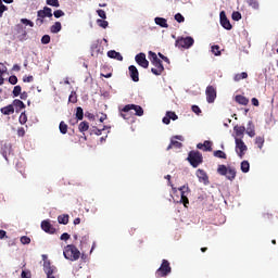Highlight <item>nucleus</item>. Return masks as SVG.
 <instances>
[{
	"label": "nucleus",
	"instance_id": "1",
	"mask_svg": "<svg viewBox=\"0 0 278 278\" xmlns=\"http://www.w3.org/2000/svg\"><path fill=\"white\" fill-rule=\"evenodd\" d=\"M149 60L154 67L151 68V73L153 75L160 76L164 73V64H162V60L157 58V54L153 51L148 52Z\"/></svg>",
	"mask_w": 278,
	"mask_h": 278
},
{
	"label": "nucleus",
	"instance_id": "2",
	"mask_svg": "<svg viewBox=\"0 0 278 278\" xmlns=\"http://www.w3.org/2000/svg\"><path fill=\"white\" fill-rule=\"evenodd\" d=\"M63 255L70 262H77L81 257V252L74 244H67L63 250Z\"/></svg>",
	"mask_w": 278,
	"mask_h": 278
},
{
	"label": "nucleus",
	"instance_id": "3",
	"mask_svg": "<svg viewBox=\"0 0 278 278\" xmlns=\"http://www.w3.org/2000/svg\"><path fill=\"white\" fill-rule=\"evenodd\" d=\"M45 18H53V10L49 7H45L43 10L37 12L36 25L42 27L45 25Z\"/></svg>",
	"mask_w": 278,
	"mask_h": 278
},
{
	"label": "nucleus",
	"instance_id": "4",
	"mask_svg": "<svg viewBox=\"0 0 278 278\" xmlns=\"http://www.w3.org/2000/svg\"><path fill=\"white\" fill-rule=\"evenodd\" d=\"M187 160L193 168H199L203 164V154L199 151H190Z\"/></svg>",
	"mask_w": 278,
	"mask_h": 278
},
{
	"label": "nucleus",
	"instance_id": "5",
	"mask_svg": "<svg viewBox=\"0 0 278 278\" xmlns=\"http://www.w3.org/2000/svg\"><path fill=\"white\" fill-rule=\"evenodd\" d=\"M170 273H173V268L170 267V262H168V260H163L160 268H157L155 271V277L156 278L168 277Z\"/></svg>",
	"mask_w": 278,
	"mask_h": 278
},
{
	"label": "nucleus",
	"instance_id": "6",
	"mask_svg": "<svg viewBox=\"0 0 278 278\" xmlns=\"http://www.w3.org/2000/svg\"><path fill=\"white\" fill-rule=\"evenodd\" d=\"M217 173L218 175L225 176L229 181H233V179H236V167L219 165L217 167Z\"/></svg>",
	"mask_w": 278,
	"mask_h": 278
},
{
	"label": "nucleus",
	"instance_id": "7",
	"mask_svg": "<svg viewBox=\"0 0 278 278\" xmlns=\"http://www.w3.org/2000/svg\"><path fill=\"white\" fill-rule=\"evenodd\" d=\"M194 45V38L192 37H178L175 42V47L178 49H190Z\"/></svg>",
	"mask_w": 278,
	"mask_h": 278
},
{
	"label": "nucleus",
	"instance_id": "8",
	"mask_svg": "<svg viewBox=\"0 0 278 278\" xmlns=\"http://www.w3.org/2000/svg\"><path fill=\"white\" fill-rule=\"evenodd\" d=\"M236 153L239 155V157L242 160L244 157V153H247L248 148L242 138H236Z\"/></svg>",
	"mask_w": 278,
	"mask_h": 278
},
{
	"label": "nucleus",
	"instance_id": "9",
	"mask_svg": "<svg viewBox=\"0 0 278 278\" xmlns=\"http://www.w3.org/2000/svg\"><path fill=\"white\" fill-rule=\"evenodd\" d=\"M43 257V271L46 273L47 277L58 273V267L51 265V261L47 260V255H42Z\"/></svg>",
	"mask_w": 278,
	"mask_h": 278
},
{
	"label": "nucleus",
	"instance_id": "10",
	"mask_svg": "<svg viewBox=\"0 0 278 278\" xmlns=\"http://www.w3.org/2000/svg\"><path fill=\"white\" fill-rule=\"evenodd\" d=\"M131 110L135 111V116H144V110L142 109V106L137 104H126L122 109V112H131Z\"/></svg>",
	"mask_w": 278,
	"mask_h": 278
},
{
	"label": "nucleus",
	"instance_id": "11",
	"mask_svg": "<svg viewBox=\"0 0 278 278\" xmlns=\"http://www.w3.org/2000/svg\"><path fill=\"white\" fill-rule=\"evenodd\" d=\"M178 190L180 191V203H182L185 207H188L190 204V200H188V194H190V187L182 186Z\"/></svg>",
	"mask_w": 278,
	"mask_h": 278
},
{
	"label": "nucleus",
	"instance_id": "12",
	"mask_svg": "<svg viewBox=\"0 0 278 278\" xmlns=\"http://www.w3.org/2000/svg\"><path fill=\"white\" fill-rule=\"evenodd\" d=\"M219 21L224 29H227L228 31H231V29H233V26L231 25V22H229V18H227V14L225 13V11H222L219 13Z\"/></svg>",
	"mask_w": 278,
	"mask_h": 278
},
{
	"label": "nucleus",
	"instance_id": "13",
	"mask_svg": "<svg viewBox=\"0 0 278 278\" xmlns=\"http://www.w3.org/2000/svg\"><path fill=\"white\" fill-rule=\"evenodd\" d=\"M205 94L207 103H214V101H216V88L214 86H207Z\"/></svg>",
	"mask_w": 278,
	"mask_h": 278
},
{
	"label": "nucleus",
	"instance_id": "14",
	"mask_svg": "<svg viewBox=\"0 0 278 278\" xmlns=\"http://www.w3.org/2000/svg\"><path fill=\"white\" fill-rule=\"evenodd\" d=\"M135 60L139 66L142 68H149V60H147V54L140 52L135 56Z\"/></svg>",
	"mask_w": 278,
	"mask_h": 278
},
{
	"label": "nucleus",
	"instance_id": "15",
	"mask_svg": "<svg viewBox=\"0 0 278 278\" xmlns=\"http://www.w3.org/2000/svg\"><path fill=\"white\" fill-rule=\"evenodd\" d=\"M195 175H197L199 181H200L201 184H203L204 186H207V184H210V177H207V173H205V170H203V169H198V170L195 172Z\"/></svg>",
	"mask_w": 278,
	"mask_h": 278
},
{
	"label": "nucleus",
	"instance_id": "16",
	"mask_svg": "<svg viewBox=\"0 0 278 278\" xmlns=\"http://www.w3.org/2000/svg\"><path fill=\"white\" fill-rule=\"evenodd\" d=\"M128 71L132 81H140V73L138 72V67H136L135 65H130L128 67Z\"/></svg>",
	"mask_w": 278,
	"mask_h": 278
},
{
	"label": "nucleus",
	"instance_id": "17",
	"mask_svg": "<svg viewBox=\"0 0 278 278\" xmlns=\"http://www.w3.org/2000/svg\"><path fill=\"white\" fill-rule=\"evenodd\" d=\"M41 229L46 233H55V228L53 227V225H51V222H49V220L41 222Z\"/></svg>",
	"mask_w": 278,
	"mask_h": 278
},
{
	"label": "nucleus",
	"instance_id": "18",
	"mask_svg": "<svg viewBox=\"0 0 278 278\" xmlns=\"http://www.w3.org/2000/svg\"><path fill=\"white\" fill-rule=\"evenodd\" d=\"M12 152V144L11 143H4L1 148V155L4 157V160H8V154Z\"/></svg>",
	"mask_w": 278,
	"mask_h": 278
},
{
	"label": "nucleus",
	"instance_id": "19",
	"mask_svg": "<svg viewBox=\"0 0 278 278\" xmlns=\"http://www.w3.org/2000/svg\"><path fill=\"white\" fill-rule=\"evenodd\" d=\"M108 56L112 60H117L118 62H123V54L121 52H116V50H111L108 52Z\"/></svg>",
	"mask_w": 278,
	"mask_h": 278
},
{
	"label": "nucleus",
	"instance_id": "20",
	"mask_svg": "<svg viewBox=\"0 0 278 278\" xmlns=\"http://www.w3.org/2000/svg\"><path fill=\"white\" fill-rule=\"evenodd\" d=\"M233 131L237 136V138H244V131H247V128L244 126H235Z\"/></svg>",
	"mask_w": 278,
	"mask_h": 278
},
{
	"label": "nucleus",
	"instance_id": "21",
	"mask_svg": "<svg viewBox=\"0 0 278 278\" xmlns=\"http://www.w3.org/2000/svg\"><path fill=\"white\" fill-rule=\"evenodd\" d=\"M197 149L202 151H212V141H204V143H198Z\"/></svg>",
	"mask_w": 278,
	"mask_h": 278
},
{
	"label": "nucleus",
	"instance_id": "22",
	"mask_svg": "<svg viewBox=\"0 0 278 278\" xmlns=\"http://www.w3.org/2000/svg\"><path fill=\"white\" fill-rule=\"evenodd\" d=\"M1 114H4V116H10V114H14V105L9 104L2 109H0Z\"/></svg>",
	"mask_w": 278,
	"mask_h": 278
},
{
	"label": "nucleus",
	"instance_id": "23",
	"mask_svg": "<svg viewBox=\"0 0 278 278\" xmlns=\"http://www.w3.org/2000/svg\"><path fill=\"white\" fill-rule=\"evenodd\" d=\"M245 132L248 134V136H250V138H255V126H253V122L248 123V128Z\"/></svg>",
	"mask_w": 278,
	"mask_h": 278
},
{
	"label": "nucleus",
	"instance_id": "24",
	"mask_svg": "<svg viewBox=\"0 0 278 278\" xmlns=\"http://www.w3.org/2000/svg\"><path fill=\"white\" fill-rule=\"evenodd\" d=\"M51 34H60L62 31V23L55 22L51 27H50Z\"/></svg>",
	"mask_w": 278,
	"mask_h": 278
},
{
	"label": "nucleus",
	"instance_id": "25",
	"mask_svg": "<svg viewBox=\"0 0 278 278\" xmlns=\"http://www.w3.org/2000/svg\"><path fill=\"white\" fill-rule=\"evenodd\" d=\"M154 23H156V25L160 27L168 28V22L164 17H155Z\"/></svg>",
	"mask_w": 278,
	"mask_h": 278
},
{
	"label": "nucleus",
	"instance_id": "26",
	"mask_svg": "<svg viewBox=\"0 0 278 278\" xmlns=\"http://www.w3.org/2000/svg\"><path fill=\"white\" fill-rule=\"evenodd\" d=\"M236 101L239 105H249V100L244 96H236Z\"/></svg>",
	"mask_w": 278,
	"mask_h": 278
},
{
	"label": "nucleus",
	"instance_id": "27",
	"mask_svg": "<svg viewBox=\"0 0 278 278\" xmlns=\"http://www.w3.org/2000/svg\"><path fill=\"white\" fill-rule=\"evenodd\" d=\"M13 105L16 109V112H18V110H25V103L18 99L13 101Z\"/></svg>",
	"mask_w": 278,
	"mask_h": 278
},
{
	"label": "nucleus",
	"instance_id": "28",
	"mask_svg": "<svg viewBox=\"0 0 278 278\" xmlns=\"http://www.w3.org/2000/svg\"><path fill=\"white\" fill-rule=\"evenodd\" d=\"M105 129H110V127L103 126L102 129H99V128H97V126H93L91 129V134H94V136H101V134H103V131H105Z\"/></svg>",
	"mask_w": 278,
	"mask_h": 278
},
{
	"label": "nucleus",
	"instance_id": "29",
	"mask_svg": "<svg viewBox=\"0 0 278 278\" xmlns=\"http://www.w3.org/2000/svg\"><path fill=\"white\" fill-rule=\"evenodd\" d=\"M214 157H218L219 160H227V154L222 150H216L213 153Z\"/></svg>",
	"mask_w": 278,
	"mask_h": 278
},
{
	"label": "nucleus",
	"instance_id": "30",
	"mask_svg": "<svg viewBox=\"0 0 278 278\" xmlns=\"http://www.w3.org/2000/svg\"><path fill=\"white\" fill-rule=\"evenodd\" d=\"M245 3H248L250 8H253V10H260V2H257V0H245Z\"/></svg>",
	"mask_w": 278,
	"mask_h": 278
},
{
	"label": "nucleus",
	"instance_id": "31",
	"mask_svg": "<svg viewBox=\"0 0 278 278\" xmlns=\"http://www.w3.org/2000/svg\"><path fill=\"white\" fill-rule=\"evenodd\" d=\"M249 77V74L247 72L236 74L233 77L235 81H241V79H247Z\"/></svg>",
	"mask_w": 278,
	"mask_h": 278
},
{
	"label": "nucleus",
	"instance_id": "32",
	"mask_svg": "<svg viewBox=\"0 0 278 278\" xmlns=\"http://www.w3.org/2000/svg\"><path fill=\"white\" fill-rule=\"evenodd\" d=\"M78 129L81 134H84V131H88V129H90V125L88 122H81L78 126Z\"/></svg>",
	"mask_w": 278,
	"mask_h": 278
},
{
	"label": "nucleus",
	"instance_id": "33",
	"mask_svg": "<svg viewBox=\"0 0 278 278\" xmlns=\"http://www.w3.org/2000/svg\"><path fill=\"white\" fill-rule=\"evenodd\" d=\"M250 169H251V164H249V161L241 162L242 173H249Z\"/></svg>",
	"mask_w": 278,
	"mask_h": 278
},
{
	"label": "nucleus",
	"instance_id": "34",
	"mask_svg": "<svg viewBox=\"0 0 278 278\" xmlns=\"http://www.w3.org/2000/svg\"><path fill=\"white\" fill-rule=\"evenodd\" d=\"M76 118L77 121H84V109L81 106L76 108Z\"/></svg>",
	"mask_w": 278,
	"mask_h": 278
},
{
	"label": "nucleus",
	"instance_id": "35",
	"mask_svg": "<svg viewBox=\"0 0 278 278\" xmlns=\"http://www.w3.org/2000/svg\"><path fill=\"white\" fill-rule=\"evenodd\" d=\"M173 147H175L176 149H181L182 144L179 141L172 140L167 147V151H170V149H173Z\"/></svg>",
	"mask_w": 278,
	"mask_h": 278
},
{
	"label": "nucleus",
	"instance_id": "36",
	"mask_svg": "<svg viewBox=\"0 0 278 278\" xmlns=\"http://www.w3.org/2000/svg\"><path fill=\"white\" fill-rule=\"evenodd\" d=\"M59 129L61 134L65 135L68 132V125H66V123L64 122H61L59 125Z\"/></svg>",
	"mask_w": 278,
	"mask_h": 278
},
{
	"label": "nucleus",
	"instance_id": "37",
	"mask_svg": "<svg viewBox=\"0 0 278 278\" xmlns=\"http://www.w3.org/2000/svg\"><path fill=\"white\" fill-rule=\"evenodd\" d=\"M58 222L60 225H68V215H60Z\"/></svg>",
	"mask_w": 278,
	"mask_h": 278
},
{
	"label": "nucleus",
	"instance_id": "38",
	"mask_svg": "<svg viewBox=\"0 0 278 278\" xmlns=\"http://www.w3.org/2000/svg\"><path fill=\"white\" fill-rule=\"evenodd\" d=\"M97 25L99 27H102V29H108V26L110 25V23L105 20H97Z\"/></svg>",
	"mask_w": 278,
	"mask_h": 278
},
{
	"label": "nucleus",
	"instance_id": "39",
	"mask_svg": "<svg viewBox=\"0 0 278 278\" xmlns=\"http://www.w3.org/2000/svg\"><path fill=\"white\" fill-rule=\"evenodd\" d=\"M264 142H265L264 137L258 136V137L255 138V144H256L260 149H263Z\"/></svg>",
	"mask_w": 278,
	"mask_h": 278
},
{
	"label": "nucleus",
	"instance_id": "40",
	"mask_svg": "<svg viewBox=\"0 0 278 278\" xmlns=\"http://www.w3.org/2000/svg\"><path fill=\"white\" fill-rule=\"evenodd\" d=\"M46 3L52 8H60V0H46Z\"/></svg>",
	"mask_w": 278,
	"mask_h": 278
},
{
	"label": "nucleus",
	"instance_id": "41",
	"mask_svg": "<svg viewBox=\"0 0 278 278\" xmlns=\"http://www.w3.org/2000/svg\"><path fill=\"white\" fill-rule=\"evenodd\" d=\"M166 116L169 117V121H177V118H179V116H177V113H175L173 111H167Z\"/></svg>",
	"mask_w": 278,
	"mask_h": 278
},
{
	"label": "nucleus",
	"instance_id": "42",
	"mask_svg": "<svg viewBox=\"0 0 278 278\" xmlns=\"http://www.w3.org/2000/svg\"><path fill=\"white\" fill-rule=\"evenodd\" d=\"M70 103H77V92L72 91L70 97H68Z\"/></svg>",
	"mask_w": 278,
	"mask_h": 278
},
{
	"label": "nucleus",
	"instance_id": "43",
	"mask_svg": "<svg viewBox=\"0 0 278 278\" xmlns=\"http://www.w3.org/2000/svg\"><path fill=\"white\" fill-rule=\"evenodd\" d=\"M18 122L21 125H25V123H27V114H25V112L21 113Z\"/></svg>",
	"mask_w": 278,
	"mask_h": 278
},
{
	"label": "nucleus",
	"instance_id": "44",
	"mask_svg": "<svg viewBox=\"0 0 278 278\" xmlns=\"http://www.w3.org/2000/svg\"><path fill=\"white\" fill-rule=\"evenodd\" d=\"M21 91H22V88H21V86L20 85H17V86H15L14 88H13V97H21Z\"/></svg>",
	"mask_w": 278,
	"mask_h": 278
},
{
	"label": "nucleus",
	"instance_id": "45",
	"mask_svg": "<svg viewBox=\"0 0 278 278\" xmlns=\"http://www.w3.org/2000/svg\"><path fill=\"white\" fill-rule=\"evenodd\" d=\"M20 242L22 244H30L31 243V239L29 237H27V236H23V237H21Z\"/></svg>",
	"mask_w": 278,
	"mask_h": 278
},
{
	"label": "nucleus",
	"instance_id": "46",
	"mask_svg": "<svg viewBox=\"0 0 278 278\" xmlns=\"http://www.w3.org/2000/svg\"><path fill=\"white\" fill-rule=\"evenodd\" d=\"M64 11L62 10H56L53 12L52 16H54V18H62V16H64Z\"/></svg>",
	"mask_w": 278,
	"mask_h": 278
},
{
	"label": "nucleus",
	"instance_id": "47",
	"mask_svg": "<svg viewBox=\"0 0 278 278\" xmlns=\"http://www.w3.org/2000/svg\"><path fill=\"white\" fill-rule=\"evenodd\" d=\"M175 21H177V23H184L186 21V17H184V15H181V13H177L174 16Z\"/></svg>",
	"mask_w": 278,
	"mask_h": 278
},
{
	"label": "nucleus",
	"instance_id": "48",
	"mask_svg": "<svg viewBox=\"0 0 278 278\" xmlns=\"http://www.w3.org/2000/svg\"><path fill=\"white\" fill-rule=\"evenodd\" d=\"M97 14L98 16H100V18H102L103 21H105V18H108V14L105 13V11L99 9L97 10Z\"/></svg>",
	"mask_w": 278,
	"mask_h": 278
},
{
	"label": "nucleus",
	"instance_id": "49",
	"mask_svg": "<svg viewBox=\"0 0 278 278\" xmlns=\"http://www.w3.org/2000/svg\"><path fill=\"white\" fill-rule=\"evenodd\" d=\"M49 42H51V36H49V35L42 36L41 43L42 45H49Z\"/></svg>",
	"mask_w": 278,
	"mask_h": 278
},
{
	"label": "nucleus",
	"instance_id": "50",
	"mask_svg": "<svg viewBox=\"0 0 278 278\" xmlns=\"http://www.w3.org/2000/svg\"><path fill=\"white\" fill-rule=\"evenodd\" d=\"M212 53L214 55H220V46H212Z\"/></svg>",
	"mask_w": 278,
	"mask_h": 278
},
{
	"label": "nucleus",
	"instance_id": "51",
	"mask_svg": "<svg viewBox=\"0 0 278 278\" xmlns=\"http://www.w3.org/2000/svg\"><path fill=\"white\" fill-rule=\"evenodd\" d=\"M242 18V14L240 12L235 11L232 12V21H240Z\"/></svg>",
	"mask_w": 278,
	"mask_h": 278
},
{
	"label": "nucleus",
	"instance_id": "52",
	"mask_svg": "<svg viewBox=\"0 0 278 278\" xmlns=\"http://www.w3.org/2000/svg\"><path fill=\"white\" fill-rule=\"evenodd\" d=\"M119 116H122L124 121H129V118H131V116L129 115V112H123V110H121Z\"/></svg>",
	"mask_w": 278,
	"mask_h": 278
},
{
	"label": "nucleus",
	"instance_id": "53",
	"mask_svg": "<svg viewBox=\"0 0 278 278\" xmlns=\"http://www.w3.org/2000/svg\"><path fill=\"white\" fill-rule=\"evenodd\" d=\"M9 83L12 84V86H16V84H18V78L14 75L9 77Z\"/></svg>",
	"mask_w": 278,
	"mask_h": 278
},
{
	"label": "nucleus",
	"instance_id": "54",
	"mask_svg": "<svg viewBox=\"0 0 278 278\" xmlns=\"http://www.w3.org/2000/svg\"><path fill=\"white\" fill-rule=\"evenodd\" d=\"M96 116H97V118H99V121H100L101 123L108 121V114H105V113H101L100 116H99V114H97Z\"/></svg>",
	"mask_w": 278,
	"mask_h": 278
},
{
	"label": "nucleus",
	"instance_id": "55",
	"mask_svg": "<svg viewBox=\"0 0 278 278\" xmlns=\"http://www.w3.org/2000/svg\"><path fill=\"white\" fill-rule=\"evenodd\" d=\"M21 23H23V25H29V27H34V22H31L27 18H22Z\"/></svg>",
	"mask_w": 278,
	"mask_h": 278
},
{
	"label": "nucleus",
	"instance_id": "56",
	"mask_svg": "<svg viewBox=\"0 0 278 278\" xmlns=\"http://www.w3.org/2000/svg\"><path fill=\"white\" fill-rule=\"evenodd\" d=\"M23 81L24 84H31V81H34V76H24Z\"/></svg>",
	"mask_w": 278,
	"mask_h": 278
},
{
	"label": "nucleus",
	"instance_id": "57",
	"mask_svg": "<svg viewBox=\"0 0 278 278\" xmlns=\"http://www.w3.org/2000/svg\"><path fill=\"white\" fill-rule=\"evenodd\" d=\"M191 110L194 114H197L199 116V114H201V108H199V105H192Z\"/></svg>",
	"mask_w": 278,
	"mask_h": 278
},
{
	"label": "nucleus",
	"instance_id": "58",
	"mask_svg": "<svg viewBox=\"0 0 278 278\" xmlns=\"http://www.w3.org/2000/svg\"><path fill=\"white\" fill-rule=\"evenodd\" d=\"M3 12H8V7H5L3 4V2H1V4H0V18L3 16Z\"/></svg>",
	"mask_w": 278,
	"mask_h": 278
},
{
	"label": "nucleus",
	"instance_id": "59",
	"mask_svg": "<svg viewBox=\"0 0 278 278\" xmlns=\"http://www.w3.org/2000/svg\"><path fill=\"white\" fill-rule=\"evenodd\" d=\"M159 58H161V60H163L164 62H167V64H170V60L161 52H159Z\"/></svg>",
	"mask_w": 278,
	"mask_h": 278
},
{
	"label": "nucleus",
	"instance_id": "60",
	"mask_svg": "<svg viewBox=\"0 0 278 278\" xmlns=\"http://www.w3.org/2000/svg\"><path fill=\"white\" fill-rule=\"evenodd\" d=\"M17 136H20V138H23V136H25V128H23V127L18 128Z\"/></svg>",
	"mask_w": 278,
	"mask_h": 278
},
{
	"label": "nucleus",
	"instance_id": "61",
	"mask_svg": "<svg viewBox=\"0 0 278 278\" xmlns=\"http://www.w3.org/2000/svg\"><path fill=\"white\" fill-rule=\"evenodd\" d=\"M22 278H31V273L23 270Z\"/></svg>",
	"mask_w": 278,
	"mask_h": 278
},
{
	"label": "nucleus",
	"instance_id": "62",
	"mask_svg": "<svg viewBox=\"0 0 278 278\" xmlns=\"http://www.w3.org/2000/svg\"><path fill=\"white\" fill-rule=\"evenodd\" d=\"M71 239V235H68V232H64L61 235V240H70Z\"/></svg>",
	"mask_w": 278,
	"mask_h": 278
},
{
	"label": "nucleus",
	"instance_id": "63",
	"mask_svg": "<svg viewBox=\"0 0 278 278\" xmlns=\"http://www.w3.org/2000/svg\"><path fill=\"white\" fill-rule=\"evenodd\" d=\"M163 123L164 125H170V117L168 115H165V117H163Z\"/></svg>",
	"mask_w": 278,
	"mask_h": 278
},
{
	"label": "nucleus",
	"instance_id": "64",
	"mask_svg": "<svg viewBox=\"0 0 278 278\" xmlns=\"http://www.w3.org/2000/svg\"><path fill=\"white\" fill-rule=\"evenodd\" d=\"M86 116L88 117L89 121H94V118H97V116L92 113H86Z\"/></svg>",
	"mask_w": 278,
	"mask_h": 278
}]
</instances>
